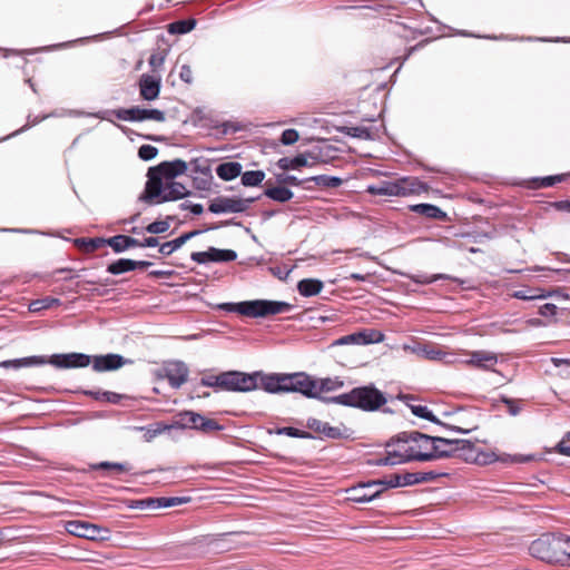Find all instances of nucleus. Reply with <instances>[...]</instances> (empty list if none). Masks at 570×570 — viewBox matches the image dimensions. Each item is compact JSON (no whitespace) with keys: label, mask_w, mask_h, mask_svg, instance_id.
<instances>
[{"label":"nucleus","mask_w":570,"mask_h":570,"mask_svg":"<svg viewBox=\"0 0 570 570\" xmlns=\"http://www.w3.org/2000/svg\"><path fill=\"white\" fill-rule=\"evenodd\" d=\"M411 279L412 282H414L415 284H420V285H428V284H432L436 281H454V282H458L460 284H463L464 282L460 278H456V277H453L449 274H433V275H428V274H417V275H412L411 276Z\"/></svg>","instance_id":"obj_39"},{"label":"nucleus","mask_w":570,"mask_h":570,"mask_svg":"<svg viewBox=\"0 0 570 570\" xmlns=\"http://www.w3.org/2000/svg\"><path fill=\"white\" fill-rule=\"evenodd\" d=\"M265 179V173L263 170H247L245 173L242 171L240 183L245 187H256L259 186Z\"/></svg>","instance_id":"obj_42"},{"label":"nucleus","mask_w":570,"mask_h":570,"mask_svg":"<svg viewBox=\"0 0 570 570\" xmlns=\"http://www.w3.org/2000/svg\"><path fill=\"white\" fill-rule=\"evenodd\" d=\"M383 493L389 489L404 488L413 485L412 472L394 473L390 476L379 479Z\"/></svg>","instance_id":"obj_24"},{"label":"nucleus","mask_w":570,"mask_h":570,"mask_svg":"<svg viewBox=\"0 0 570 570\" xmlns=\"http://www.w3.org/2000/svg\"><path fill=\"white\" fill-rule=\"evenodd\" d=\"M138 87L142 100L154 101L159 97L161 80L155 76L142 73L139 78Z\"/></svg>","instance_id":"obj_18"},{"label":"nucleus","mask_w":570,"mask_h":570,"mask_svg":"<svg viewBox=\"0 0 570 570\" xmlns=\"http://www.w3.org/2000/svg\"><path fill=\"white\" fill-rule=\"evenodd\" d=\"M202 233H203V230H199V229H195V230L183 233L178 237H176V238H174V239H171L169 242L163 243L159 246L158 252L161 255H164V256H169L174 252L179 249L183 245H185L188 240H190L191 238L198 236Z\"/></svg>","instance_id":"obj_21"},{"label":"nucleus","mask_w":570,"mask_h":570,"mask_svg":"<svg viewBox=\"0 0 570 570\" xmlns=\"http://www.w3.org/2000/svg\"><path fill=\"white\" fill-rule=\"evenodd\" d=\"M85 395H88L95 400H104L111 404H118L121 399L124 397L122 394L110 392V391H92V390H86L83 391Z\"/></svg>","instance_id":"obj_44"},{"label":"nucleus","mask_w":570,"mask_h":570,"mask_svg":"<svg viewBox=\"0 0 570 570\" xmlns=\"http://www.w3.org/2000/svg\"><path fill=\"white\" fill-rule=\"evenodd\" d=\"M556 451L564 456H570V431L556 445Z\"/></svg>","instance_id":"obj_62"},{"label":"nucleus","mask_w":570,"mask_h":570,"mask_svg":"<svg viewBox=\"0 0 570 570\" xmlns=\"http://www.w3.org/2000/svg\"><path fill=\"white\" fill-rule=\"evenodd\" d=\"M315 383L317 395H322V393L333 392L344 386V381L341 380L338 376L315 379Z\"/></svg>","instance_id":"obj_33"},{"label":"nucleus","mask_w":570,"mask_h":570,"mask_svg":"<svg viewBox=\"0 0 570 570\" xmlns=\"http://www.w3.org/2000/svg\"><path fill=\"white\" fill-rule=\"evenodd\" d=\"M202 414L195 411L185 410L176 414L174 422L170 424L173 429L179 430H198Z\"/></svg>","instance_id":"obj_20"},{"label":"nucleus","mask_w":570,"mask_h":570,"mask_svg":"<svg viewBox=\"0 0 570 570\" xmlns=\"http://www.w3.org/2000/svg\"><path fill=\"white\" fill-rule=\"evenodd\" d=\"M164 374L160 377L168 380L169 385L177 390L187 382L189 368L183 361H173L167 363L163 368Z\"/></svg>","instance_id":"obj_16"},{"label":"nucleus","mask_w":570,"mask_h":570,"mask_svg":"<svg viewBox=\"0 0 570 570\" xmlns=\"http://www.w3.org/2000/svg\"><path fill=\"white\" fill-rule=\"evenodd\" d=\"M190 166V175H212V168L207 160L194 159Z\"/></svg>","instance_id":"obj_55"},{"label":"nucleus","mask_w":570,"mask_h":570,"mask_svg":"<svg viewBox=\"0 0 570 570\" xmlns=\"http://www.w3.org/2000/svg\"><path fill=\"white\" fill-rule=\"evenodd\" d=\"M222 430H224V426L222 424H219L216 420L208 419V417H205L204 415H202L197 431L203 432V433H209L213 431H222Z\"/></svg>","instance_id":"obj_54"},{"label":"nucleus","mask_w":570,"mask_h":570,"mask_svg":"<svg viewBox=\"0 0 570 570\" xmlns=\"http://www.w3.org/2000/svg\"><path fill=\"white\" fill-rule=\"evenodd\" d=\"M276 180L279 185H289V186H299L303 183H306L305 179H299L294 175H287V174H278L276 176Z\"/></svg>","instance_id":"obj_59"},{"label":"nucleus","mask_w":570,"mask_h":570,"mask_svg":"<svg viewBox=\"0 0 570 570\" xmlns=\"http://www.w3.org/2000/svg\"><path fill=\"white\" fill-rule=\"evenodd\" d=\"M399 399L404 401V402H407L409 400H413V396L400 394ZM406 404L410 407V410H411L413 415H415V416H417L420 419L428 420V421H430V422H432L434 424L441 425V426H443V428H445V429H448L450 431H453V432H456V433H461V434H469L473 430V429H463V428H460V426H456V425H452V424H448V423L442 422L425 405H413V404H410V403H406Z\"/></svg>","instance_id":"obj_14"},{"label":"nucleus","mask_w":570,"mask_h":570,"mask_svg":"<svg viewBox=\"0 0 570 570\" xmlns=\"http://www.w3.org/2000/svg\"><path fill=\"white\" fill-rule=\"evenodd\" d=\"M129 509L148 510L155 509L154 498H146L139 500H130L128 503Z\"/></svg>","instance_id":"obj_58"},{"label":"nucleus","mask_w":570,"mask_h":570,"mask_svg":"<svg viewBox=\"0 0 570 570\" xmlns=\"http://www.w3.org/2000/svg\"><path fill=\"white\" fill-rule=\"evenodd\" d=\"M90 470H114L116 472H128L130 471L131 466L130 464L126 462H109V461H101L98 463H94L89 465Z\"/></svg>","instance_id":"obj_47"},{"label":"nucleus","mask_w":570,"mask_h":570,"mask_svg":"<svg viewBox=\"0 0 570 570\" xmlns=\"http://www.w3.org/2000/svg\"><path fill=\"white\" fill-rule=\"evenodd\" d=\"M197 20L195 18L180 19L170 22L167 26V31L170 35H186L195 29Z\"/></svg>","instance_id":"obj_36"},{"label":"nucleus","mask_w":570,"mask_h":570,"mask_svg":"<svg viewBox=\"0 0 570 570\" xmlns=\"http://www.w3.org/2000/svg\"><path fill=\"white\" fill-rule=\"evenodd\" d=\"M264 195L278 203H286L294 197V193L285 186H272L264 190Z\"/></svg>","instance_id":"obj_35"},{"label":"nucleus","mask_w":570,"mask_h":570,"mask_svg":"<svg viewBox=\"0 0 570 570\" xmlns=\"http://www.w3.org/2000/svg\"><path fill=\"white\" fill-rule=\"evenodd\" d=\"M446 475H448V473L435 472V471L412 472L413 485L419 484V483L431 482L440 476H446Z\"/></svg>","instance_id":"obj_52"},{"label":"nucleus","mask_w":570,"mask_h":570,"mask_svg":"<svg viewBox=\"0 0 570 570\" xmlns=\"http://www.w3.org/2000/svg\"><path fill=\"white\" fill-rule=\"evenodd\" d=\"M324 284L317 278H304L297 283V291L304 297H312L321 293Z\"/></svg>","instance_id":"obj_32"},{"label":"nucleus","mask_w":570,"mask_h":570,"mask_svg":"<svg viewBox=\"0 0 570 570\" xmlns=\"http://www.w3.org/2000/svg\"><path fill=\"white\" fill-rule=\"evenodd\" d=\"M299 138V135H298V131L296 129H285L282 135H281V139L279 141L284 145V146H291L293 144H295Z\"/></svg>","instance_id":"obj_60"},{"label":"nucleus","mask_w":570,"mask_h":570,"mask_svg":"<svg viewBox=\"0 0 570 570\" xmlns=\"http://www.w3.org/2000/svg\"><path fill=\"white\" fill-rule=\"evenodd\" d=\"M47 364V356L32 355L21 358L6 360L0 362V367L19 370L21 367L42 366Z\"/></svg>","instance_id":"obj_22"},{"label":"nucleus","mask_w":570,"mask_h":570,"mask_svg":"<svg viewBox=\"0 0 570 570\" xmlns=\"http://www.w3.org/2000/svg\"><path fill=\"white\" fill-rule=\"evenodd\" d=\"M243 165L238 161H224L216 166V175L224 181H230L242 175Z\"/></svg>","instance_id":"obj_27"},{"label":"nucleus","mask_w":570,"mask_h":570,"mask_svg":"<svg viewBox=\"0 0 570 570\" xmlns=\"http://www.w3.org/2000/svg\"><path fill=\"white\" fill-rule=\"evenodd\" d=\"M114 112L117 119L129 122H141L146 120L164 122L166 120V114L156 108L131 106L129 108L116 109Z\"/></svg>","instance_id":"obj_9"},{"label":"nucleus","mask_w":570,"mask_h":570,"mask_svg":"<svg viewBox=\"0 0 570 570\" xmlns=\"http://www.w3.org/2000/svg\"><path fill=\"white\" fill-rule=\"evenodd\" d=\"M158 155V149L153 145H141L138 149V157L144 161L153 160Z\"/></svg>","instance_id":"obj_57"},{"label":"nucleus","mask_w":570,"mask_h":570,"mask_svg":"<svg viewBox=\"0 0 570 570\" xmlns=\"http://www.w3.org/2000/svg\"><path fill=\"white\" fill-rule=\"evenodd\" d=\"M179 208L181 210H189L193 215L198 216L203 214L204 207L202 204L198 203H191V202H184L179 205Z\"/></svg>","instance_id":"obj_64"},{"label":"nucleus","mask_w":570,"mask_h":570,"mask_svg":"<svg viewBox=\"0 0 570 570\" xmlns=\"http://www.w3.org/2000/svg\"><path fill=\"white\" fill-rule=\"evenodd\" d=\"M135 429L138 431H144L145 432V434H144L145 441L150 442L156 436L160 435L165 431L170 430L173 428L170 426V424L156 423L154 425H148V426H136Z\"/></svg>","instance_id":"obj_45"},{"label":"nucleus","mask_w":570,"mask_h":570,"mask_svg":"<svg viewBox=\"0 0 570 570\" xmlns=\"http://www.w3.org/2000/svg\"><path fill=\"white\" fill-rule=\"evenodd\" d=\"M533 455L531 454H528V455H523V454H515V455H510V454H503V456L501 458V460L503 462H512V463H527L531 460H533Z\"/></svg>","instance_id":"obj_63"},{"label":"nucleus","mask_w":570,"mask_h":570,"mask_svg":"<svg viewBox=\"0 0 570 570\" xmlns=\"http://www.w3.org/2000/svg\"><path fill=\"white\" fill-rule=\"evenodd\" d=\"M66 530L68 533L91 540L95 538L96 524L89 523L81 520H71L66 523Z\"/></svg>","instance_id":"obj_23"},{"label":"nucleus","mask_w":570,"mask_h":570,"mask_svg":"<svg viewBox=\"0 0 570 570\" xmlns=\"http://www.w3.org/2000/svg\"><path fill=\"white\" fill-rule=\"evenodd\" d=\"M106 271L111 275H121L134 271V259L118 258L107 265Z\"/></svg>","instance_id":"obj_40"},{"label":"nucleus","mask_w":570,"mask_h":570,"mask_svg":"<svg viewBox=\"0 0 570 570\" xmlns=\"http://www.w3.org/2000/svg\"><path fill=\"white\" fill-rule=\"evenodd\" d=\"M410 209L416 214L423 215L432 219L444 220L446 218V213L443 212L439 206L433 204H415L412 205Z\"/></svg>","instance_id":"obj_30"},{"label":"nucleus","mask_w":570,"mask_h":570,"mask_svg":"<svg viewBox=\"0 0 570 570\" xmlns=\"http://www.w3.org/2000/svg\"><path fill=\"white\" fill-rule=\"evenodd\" d=\"M551 295L552 294L550 292L546 293L543 289H540V288L519 289L513 293V297L521 299V301L543 299Z\"/></svg>","instance_id":"obj_43"},{"label":"nucleus","mask_w":570,"mask_h":570,"mask_svg":"<svg viewBox=\"0 0 570 570\" xmlns=\"http://www.w3.org/2000/svg\"><path fill=\"white\" fill-rule=\"evenodd\" d=\"M338 130L346 136L363 140H375L379 138V129L376 127L343 126Z\"/></svg>","instance_id":"obj_25"},{"label":"nucleus","mask_w":570,"mask_h":570,"mask_svg":"<svg viewBox=\"0 0 570 570\" xmlns=\"http://www.w3.org/2000/svg\"><path fill=\"white\" fill-rule=\"evenodd\" d=\"M306 426L317 433L315 439L324 440H350L353 439V430L347 428L345 424L332 426L327 422H323L315 417H308L306 420Z\"/></svg>","instance_id":"obj_8"},{"label":"nucleus","mask_w":570,"mask_h":570,"mask_svg":"<svg viewBox=\"0 0 570 570\" xmlns=\"http://www.w3.org/2000/svg\"><path fill=\"white\" fill-rule=\"evenodd\" d=\"M189 498L184 497H159L154 498L155 509L171 508L188 502Z\"/></svg>","instance_id":"obj_49"},{"label":"nucleus","mask_w":570,"mask_h":570,"mask_svg":"<svg viewBox=\"0 0 570 570\" xmlns=\"http://www.w3.org/2000/svg\"><path fill=\"white\" fill-rule=\"evenodd\" d=\"M259 197L237 198L218 196L209 203L208 210L213 214H227V213H244L250 204Z\"/></svg>","instance_id":"obj_11"},{"label":"nucleus","mask_w":570,"mask_h":570,"mask_svg":"<svg viewBox=\"0 0 570 570\" xmlns=\"http://www.w3.org/2000/svg\"><path fill=\"white\" fill-rule=\"evenodd\" d=\"M559 546L558 532H547L530 543L529 553L543 562L559 563V556H563Z\"/></svg>","instance_id":"obj_7"},{"label":"nucleus","mask_w":570,"mask_h":570,"mask_svg":"<svg viewBox=\"0 0 570 570\" xmlns=\"http://www.w3.org/2000/svg\"><path fill=\"white\" fill-rule=\"evenodd\" d=\"M469 356L465 363L480 370L494 371V366L498 364V355L494 352L472 351Z\"/></svg>","instance_id":"obj_19"},{"label":"nucleus","mask_w":570,"mask_h":570,"mask_svg":"<svg viewBox=\"0 0 570 570\" xmlns=\"http://www.w3.org/2000/svg\"><path fill=\"white\" fill-rule=\"evenodd\" d=\"M237 258V253L234 249L217 248L214 246L208 247L203 252H193L190 259L197 264L205 265L208 263H229Z\"/></svg>","instance_id":"obj_13"},{"label":"nucleus","mask_w":570,"mask_h":570,"mask_svg":"<svg viewBox=\"0 0 570 570\" xmlns=\"http://www.w3.org/2000/svg\"><path fill=\"white\" fill-rule=\"evenodd\" d=\"M200 384L216 391L248 393L256 391L255 371L249 373L236 370L224 371L217 375L202 377Z\"/></svg>","instance_id":"obj_6"},{"label":"nucleus","mask_w":570,"mask_h":570,"mask_svg":"<svg viewBox=\"0 0 570 570\" xmlns=\"http://www.w3.org/2000/svg\"><path fill=\"white\" fill-rule=\"evenodd\" d=\"M570 174H558L550 175L544 177H533L530 179V187L532 188H548L552 187L556 184L564 181Z\"/></svg>","instance_id":"obj_34"},{"label":"nucleus","mask_w":570,"mask_h":570,"mask_svg":"<svg viewBox=\"0 0 570 570\" xmlns=\"http://www.w3.org/2000/svg\"><path fill=\"white\" fill-rule=\"evenodd\" d=\"M384 338L381 332L374 330H362L360 332L344 335L332 343V346L341 345H368L380 343Z\"/></svg>","instance_id":"obj_15"},{"label":"nucleus","mask_w":570,"mask_h":570,"mask_svg":"<svg viewBox=\"0 0 570 570\" xmlns=\"http://www.w3.org/2000/svg\"><path fill=\"white\" fill-rule=\"evenodd\" d=\"M293 305L284 301L274 299H249L242 302H226L217 305L218 309L237 313L252 318H265L272 315L287 313L293 309Z\"/></svg>","instance_id":"obj_5"},{"label":"nucleus","mask_w":570,"mask_h":570,"mask_svg":"<svg viewBox=\"0 0 570 570\" xmlns=\"http://www.w3.org/2000/svg\"><path fill=\"white\" fill-rule=\"evenodd\" d=\"M173 220L171 216H167L166 219L155 220L148 224L144 230L151 235H159L166 233L170 227V222Z\"/></svg>","instance_id":"obj_50"},{"label":"nucleus","mask_w":570,"mask_h":570,"mask_svg":"<svg viewBox=\"0 0 570 570\" xmlns=\"http://www.w3.org/2000/svg\"><path fill=\"white\" fill-rule=\"evenodd\" d=\"M385 393L373 383L353 387L347 393L324 399V403H335L348 407H355L364 412H375L386 404Z\"/></svg>","instance_id":"obj_4"},{"label":"nucleus","mask_w":570,"mask_h":570,"mask_svg":"<svg viewBox=\"0 0 570 570\" xmlns=\"http://www.w3.org/2000/svg\"><path fill=\"white\" fill-rule=\"evenodd\" d=\"M409 462L406 459V455L403 453H400L397 451H390L386 453V455L377 459H371L367 461L368 465L372 466H385V465H396L401 463Z\"/></svg>","instance_id":"obj_31"},{"label":"nucleus","mask_w":570,"mask_h":570,"mask_svg":"<svg viewBox=\"0 0 570 570\" xmlns=\"http://www.w3.org/2000/svg\"><path fill=\"white\" fill-rule=\"evenodd\" d=\"M59 305H61V301L59 298L47 296L43 298H38V299L32 301L29 304V311L37 313V312H41L43 309H48L50 307L59 306Z\"/></svg>","instance_id":"obj_46"},{"label":"nucleus","mask_w":570,"mask_h":570,"mask_svg":"<svg viewBox=\"0 0 570 570\" xmlns=\"http://www.w3.org/2000/svg\"><path fill=\"white\" fill-rule=\"evenodd\" d=\"M367 191L372 195L380 196H396L399 197L400 191L399 179L396 180H383L367 187Z\"/></svg>","instance_id":"obj_28"},{"label":"nucleus","mask_w":570,"mask_h":570,"mask_svg":"<svg viewBox=\"0 0 570 570\" xmlns=\"http://www.w3.org/2000/svg\"><path fill=\"white\" fill-rule=\"evenodd\" d=\"M402 441L415 443L419 448L415 450L410 446L406 450L405 455L409 462H431L452 456H460L465 461L475 459V446L469 440L432 436L419 431H411L403 433Z\"/></svg>","instance_id":"obj_2"},{"label":"nucleus","mask_w":570,"mask_h":570,"mask_svg":"<svg viewBox=\"0 0 570 570\" xmlns=\"http://www.w3.org/2000/svg\"><path fill=\"white\" fill-rule=\"evenodd\" d=\"M501 402L508 407L510 415L515 416L520 413L521 407L519 406L517 400L502 395Z\"/></svg>","instance_id":"obj_61"},{"label":"nucleus","mask_w":570,"mask_h":570,"mask_svg":"<svg viewBox=\"0 0 570 570\" xmlns=\"http://www.w3.org/2000/svg\"><path fill=\"white\" fill-rule=\"evenodd\" d=\"M277 167L282 170L298 169L308 165L307 157L298 154L294 157H282L276 163Z\"/></svg>","instance_id":"obj_38"},{"label":"nucleus","mask_w":570,"mask_h":570,"mask_svg":"<svg viewBox=\"0 0 570 570\" xmlns=\"http://www.w3.org/2000/svg\"><path fill=\"white\" fill-rule=\"evenodd\" d=\"M268 434H276V435H286L289 438H296V439H306V440H314L315 435L311 432L303 431L293 426H283V428H275V429H268Z\"/></svg>","instance_id":"obj_37"},{"label":"nucleus","mask_w":570,"mask_h":570,"mask_svg":"<svg viewBox=\"0 0 570 570\" xmlns=\"http://www.w3.org/2000/svg\"><path fill=\"white\" fill-rule=\"evenodd\" d=\"M77 245L86 246L88 253H92L104 246H109V238L94 237V238H78L76 239Z\"/></svg>","instance_id":"obj_48"},{"label":"nucleus","mask_w":570,"mask_h":570,"mask_svg":"<svg viewBox=\"0 0 570 570\" xmlns=\"http://www.w3.org/2000/svg\"><path fill=\"white\" fill-rule=\"evenodd\" d=\"M128 363H131V360L115 353L91 356L92 370L99 373L116 371Z\"/></svg>","instance_id":"obj_17"},{"label":"nucleus","mask_w":570,"mask_h":570,"mask_svg":"<svg viewBox=\"0 0 570 570\" xmlns=\"http://www.w3.org/2000/svg\"><path fill=\"white\" fill-rule=\"evenodd\" d=\"M305 180L313 181L321 188H337L343 184L341 177L330 175H316L305 178Z\"/></svg>","instance_id":"obj_41"},{"label":"nucleus","mask_w":570,"mask_h":570,"mask_svg":"<svg viewBox=\"0 0 570 570\" xmlns=\"http://www.w3.org/2000/svg\"><path fill=\"white\" fill-rule=\"evenodd\" d=\"M256 390L268 394L299 393L307 399L324 403L327 396L317 395L315 377L306 372H264L255 371Z\"/></svg>","instance_id":"obj_3"},{"label":"nucleus","mask_w":570,"mask_h":570,"mask_svg":"<svg viewBox=\"0 0 570 570\" xmlns=\"http://www.w3.org/2000/svg\"><path fill=\"white\" fill-rule=\"evenodd\" d=\"M188 165L183 159L161 161L147 170V180L138 200L149 206L188 197L191 191L175 178L185 174Z\"/></svg>","instance_id":"obj_1"},{"label":"nucleus","mask_w":570,"mask_h":570,"mask_svg":"<svg viewBox=\"0 0 570 570\" xmlns=\"http://www.w3.org/2000/svg\"><path fill=\"white\" fill-rule=\"evenodd\" d=\"M400 196L425 193L430 189L429 185L416 177H402L399 179Z\"/></svg>","instance_id":"obj_26"},{"label":"nucleus","mask_w":570,"mask_h":570,"mask_svg":"<svg viewBox=\"0 0 570 570\" xmlns=\"http://www.w3.org/2000/svg\"><path fill=\"white\" fill-rule=\"evenodd\" d=\"M47 364L60 370L83 368L91 364V355L80 352L57 353L47 356Z\"/></svg>","instance_id":"obj_12"},{"label":"nucleus","mask_w":570,"mask_h":570,"mask_svg":"<svg viewBox=\"0 0 570 570\" xmlns=\"http://www.w3.org/2000/svg\"><path fill=\"white\" fill-rule=\"evenodd\" d=\"M51 116H52V114H47V115H42V116H40V117H39V116H37V117H35L33 119H31V116H28V122H27V125H24L22 128H20V129H18V130H16V131H13L11 135H9V136H7V137L2 138L1 140H6V139H9V138H11V137H14V136H17V135H19V134H21V132L26 131V130H27V129H29L30 127H32V126H35V125H37V124H39L40 121H42V120H45V119H47V118H50Z\"/></svg>","instance_id":"obj_56"},{"label":"nucleus","mask_w":570,"mask_h":570,"mask_svg":"<svg viewBox=\"0 0 570 570\" xmlns=\"http://www.w3.org/2000/svg\"><path fill=\"white\" fill-rule=\"evenodd\" d=\"M109 247L116 254H121L129 248L138 247V239L129 235L118 234L109 237Z\"/></svg>","instance_id":"obj_29"},{"label":"nucleus","mask_w":570,"mask_h":570,"mask_svg":"<svg viewBox=\"0 0 570 570\" xmlns=\"http://www.w3.org/2000/svg\"><path fill=\"white\" fill-rule=\"evenodd\" d=\"M193 179V186L197 190L208 191L212 188L213 175H190Z\"/></svg>","instance_id":"obj_53"},{"label":"nucleus","mask_w":570,"mask_h":570,"mask_svg":"<svg viewBox=\"0 0 570 570\" xmlns=\"http://www.w3.org/2000/svg\"><path fill=\"white\" fill-rule=\"evenodd\" d=\"M346 499L348 501L364 504L373 502L374 500L379 499L383 494V491L377 479L370 480L367 482H360L355 485H352L348 489H346Z\"/></svg>","instance_id":"obj_10"},{"label":"nucleus","mask_w":570,"mask_h":570,"mask_svg":"<svg viewBox=\"0 0 570 570\" xmlns=\"http://www.w3.org/2000/svg\"><path fill=\"white\" fill-rule=\"evenodd\" d=\"M558 539L560 541V552L563 556H559V563L570 566V535L558 532Z\"/></svg>","instance_id":"obj_51"}]
</instances>
